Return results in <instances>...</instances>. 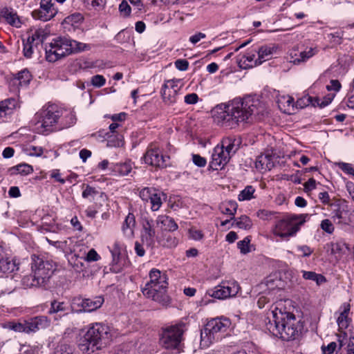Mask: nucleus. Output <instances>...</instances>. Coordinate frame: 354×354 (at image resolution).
Wrapping results in <instances>:
<instances>
[{"label":"nucleus","instance_id":"1","mask_svg":"<svg viewBox=\"0 0 354 354\" xmlns=\"http://www.w3.org/2000/svg\"><path fill=\"white\" fill-rule=\"evenodd\" d=\"M76 122L74 113L55 104H48L37 111L32 118L34 130L41 134H48L56 129L73 126Z\"/></svg>","mask_w":354,"mask_h":354},{"label":"nucleus","instance_id":"2","mask_svg":"<svg viewBox=\"0 0 354 354\" xmlns=\"http://www.w3.org/2000/svg\"><path fill=\"white\" fill-rule=\"evenodd\" d=\"M263 112L264 106L259 100L247 97L225 105V110L217 112L216 118L222 126L232 129L253 115H263Z\"/></svg>","mask_w":354,"mask_h":354},{"label":"nucleus","instance_id":"3","mask_svg":"<svg viewBox=\"0 0 354 354\" xmlns=\"http://www.w3.org/2000/svg\"><path fill=\"white\" fill-rule=\"evenodd\" d=\"M272 320L266 323V329L273 335L285 341L297 339L304 329L303 322L290 313L277 307L272 310Z\"/></svg>","mask_w":354,"mask_h":354},{"label":"nucleus","instance_id":"4","mask_svg":"<svg viewBox=\"0 0 354 354\" xmlns=\"http://www.w3.org/2000/svg\"><path fill=\"white\" fill-rule=\"evenodd\" d=\"M111 337V329L107 325L93 323L80 339L78 347L84 354H95L109 342Z\"/></svg>","mask_w":354,"mask_h":354},{"label":"nucleus","instance_id":"5","mask_svg":"<svg viewBox=\"0 0 354 354\" xmlns=\"http://www.w3.org/2000/svg\"><path fill=\"white\" fill-rule=\"evenodd\" d=\"M149 281L142 288V294L163 306L170 304V298L166 293L168 278L165 272L153 268L149 273Z\"/></svg>","mask_w":354,"mask_h":354},{"label":"nucleus","instance_id":"6","mask_svg":"<svg viewBox=\"0 0 354 354\" xmlns=\"http://www.w3.org/2000/svg\"><path fill=\"white\" fill-rule=\"evenodd\" d=\"M89 49L88 44L67 37H57L46 46V57L47 61L55 62L69 54Z\"/></svg>","mask_w":354,"mask_h":354},{"label":"nucleus","instance_id":"7","mask_svg":"<svg viewBox=\"0 0 354 354\" xmlns=\"http://www.w3.org/2000/svg\"><path fill=\"white\" fill-rule=\"evenodd\" d=\"M231 325L227 317H216L209 320L201 332V345L209 346L213 342L221 338Z\"/></svg>","mask_w":354,"mask_h":354},{"label":"nucleus","instance_id":"8","mask_svg":"<svg viewBox=\"0 0 354 354\" xmlns=\"http://www.w3.org/2000/svg\"><path fill=\"white\" fill-rule=\"evenodd\" d=\"M308 214L286 215L278 221L273 230L274 236L281 239H288L296 235L300 227L306 222Z\"/></svg>","mask_w":354,"mask_h":354},{"label":"nucleus","instance_id":"9","mask_svg":"<svg viewBox=\"0 0 354 354\" xmlns=\"http://www.w3.org/2000/svg\"><path fill=\"white\" fill-rule=\"evenodd\" d=\"M186 330V325L182 322L165 328L160 337L162 345L167 349H178Z\"/></svg>","mask_w":354,"mask_h":354},{"label":"nucleus","instance_id":"10","mask_svg":"<svg viewBox=\"0 0 354 354\" xmlns=\"http://www.w3.org/2000/svg\"><path fill=\"white\" fill-rule=\"evenodd\" d=\"M31 272L35 274L45 286L53 274L54 268L51 262L35 254L31 257Z\"/></svg>","mask_w":354,"mask_h":354},{"label":"nucleus","instance_id":"11","mask_svg":"<svg viewBox=\"0 0 354 354\" xmlns=\"http://www.w3.org/2000/svg\"><path fill=\"white\" fill-rule=\"evenodd\" d=\"M184 83L181 79L165 80L161 89L163 102L167 105H172L177 102L178 93L183 88Z\"/></svg>","mask_w":354,"mask_h":354},{"label":"nucleus","instance_id":"12","mask_svg":"<svg viewBox=\"0 0 354 354\" xmlns=\"http://www.w3.org/2000/svg\"><path fill=\"white\" fill-rule=\"evenodd\" d=\"M143 158L146 164L164 168L169 165V156L163 155L157 144L151 143L149 145Z\"/></svg>","mask_w":354,"mask_h":354},{"label":"nucleus","instance_id":"13","mask_svg":"<svg viewBox=\"0 0 354 354\" xmlns=\"http://www.w3.org/2000/svg\"><path fill=\"white\" fill-rule=\"evenodd\" d=\"M239 289V285L236 281H227L222 282L213 289L209 290L207 293L212 297L225 299L236 295Z\"/></svg>","mask_w":354,"mask_h":354},{"label":"nucleus","instance_id":"14","mask_svg":"<svg viewBox=\"0 0 354 354\" xmlns=\"http://www.w3.org/2000/svg\"><path fill=\"white\" fill-rule=\"evenodd\" d=\"M285 282L281 279L278 274H270L260 284L263 293L274 295L285 288Z\"/></svg>","mask_w":354,"mask_h":354},{"label":"nucleus","instance_id":"15","mask_svg":"<svg viewBox=\"0 0 354 354\" xmlns=\"http://www.w3.org/2000/svg\"><path fill=\"white\" fill-rule=\"evenodd\" d=\"M57 12L51 0H41L39 8L33 10L32 15L36 19L47 21L53 18Z\"/></svg>","mask_w":354,"mask_h":354},{"label":"nucleus","instance_id":"16","mask_svg":"<svg viewBox=\"0 0 354 354\" xmlns=\"http://www.w3.org/2000/svg\"><path fill=\"white\" fill-rule=\"evenodd\" d=\"M230 158L229 152H226L218 145L213 150L209 166L213 170L221 169L229 162Z\"/></svg>","mask_w":354,"mask_h":354},{"label":"nucleus","instance_id":"17","mask_svg":"<svg viewBox=\"0 0 354 354\" xmlns=\"http://www.w3.org/2000/svg\"><path fill=\"white\" fill-rule=\"evenodd\" d=\"M156 230L153 220L149 217H144L142 223L141 238L147 245L151 246L154 243Z\"/></svg>","mask_w":354,"mask_h":354},{"label":"nucleus","instance_id":"18","mask_svg":"<svg viewBox=\"0 0 354 354\" xmlns=\"http://www.w3.org/2000/svg\"><path fill=\"white\" fill-rule=\"evenodd\" d=\"M32 79V75L26 68L17 73L10 80V86L19 89L21 87H26Z\"/></svg>","mask_w":354,"mask_h":354},{"label":"nucleus","instance_id":"19","mask_svg":"<svg viewBox=\"0 0 354 354\" xmlns=\"http://www.w3.org/2000/svg\"><path fill=\"white\" fill-rule=\"evenodd\" d=\"M50 319L46 315L35 316L28 320V329L30 333L47 328L50 326Z\"/></svg>","mask_w":354,"mask_h":354},{"label":"nucleus","instance_id":"20","mask_svg":"<svg viewBox=\"0 0 354 354\" xmlns=\"http://www.w3.org/2000/svg\"><path fill=\"white\" fill-rule=\"evenodd\" d=\"M1 15L5 19L7 24L15 28H21L22 21L18 15L17 11L12 8H3L1 10Z\"/></svg>","mask_w":354,"mask_h":354},{"label":"nucleus","instance_id":"21","mask_svg":"<svg viewBox=\"0 0 354 354\" xmlns=\"http://www.w3.org/2000/svg\"><path fill=\"white\" fill-rule=\"evenodd\" d=\"M18 269V264L15 260L4 258V251L2 248V253L0 256V277L10 274Z\"/></svg>","mask_w":354,"mask_h":354},{"label":"nucleus","instance_id":"22","mask_svg":"<svg viewBox=\"0 0 354 354\" xmlns=\"http://www.w3.org/2000/svg\"><path fill=\"white\" fill-rule=\"evenodd\" d=\"M241 144V140L239 137L230 136L223 138L221 147L232 156L237 151Z\"/></svg>","mask_w":354,"mask_h":354},{"label":"nucleus","instance_id":"23","mask_svg":"<svg viewBox=\"0 0 354 354\" xmlns=\"http://www.w3.org/2000/svg\"><path fill=\"white\" fill-rule=\"evenodd\" d=\"M156 226L162 230L174 232L178 229V225L175 221L165 214L159 215L156 220Z\"/></svg>","mask_w":354,"mask_h":354},{"label":"nucleus","instance_id":"24","mask_svg":"<svg viewBox=\"0 0 354 354\" xmlns=\"http://www.w3.org/2000/svg\"><path fill=\"white\" fill-rule=\"evenodd\" d=\"M351 306L348 303H344L339 310L341 312L337 319V323L339 327V329L344 330L348 327L351 319L348 317V314L350 312Z\"/></svg>","mask_w":354,"mask_h":354},{"label":"nucleus","instance_id":"25","mask_svg":"<svg viewBox=\"0 0 354 354\" xmlns=\"http://www.w3.org/2000/svg\"><path fill=\"white\" fill-rule=\"evenodd\" d=\"M16 106V100L13 98L0 102V122H4L12 113Z\"/></svg>","mask_w":354,"mask_h":354},{"label":"nucleus","instance_id":"26","mask_svg":"<svg viewBox=\"0 0 354 354\" xmlns=\"http://www.w3.org/2000/svg\"><path fill=\"white\" fill-rule=\"evenodd\" d=\"M136 218L133 213H129L122 225L123 234L128 239H132L134 236V230L136 227Z\"/></svg>","mask_w":354,"mask_h":354},{"label":"nucleus","instance_id":"27","mask_svg":"<svg viewBox=\"0 0 354 354\" xmlns=\"http://www.w3.org/2000/svg\"><path fill=\"white\" fill-rule=\"evenodd\" d=\"M273 167L272 157L270 154H261L256 158L255 167L261 171L270 170Z\"/></svg>","mask_w":354,"mask_h":354},{"label":"nucleus","instance_id":"28","mask_svg":"<svg viewBox=\"0 0 354 354\" xmlns=\"http://www.w3.org/2000/svg\"><path fill=\"white\" fill-rule=\"evenodd\" d=\"M317 53V50L315 48H309L305 50L301 51L297 54L295 53L294 55L291 53V60L294 64H299L302 62H306L308 59L314 56Z\"/></svg>","mask_w":354,"mask_h":354},{"label":"nucleus","instance_id":"29","mask_svg":"<svg viewBox=\"0 0 354 354\" xmlns=\"http://www.w3.org/2000/svg\"><path fill=\"white\" fill-rule=\"evenodd\" d=\"M112 174L115 176H127L128 175L131 169L132 165L130 161L113 163L111 166Z\"/></svg>","mask_w":354,"mask_h":354},{"label":"nucleus","instance_id":"30","mask_svg":"<svg viewBox=\"0 0 354 354\" xmlns=\"http://www.w3.org/2000/svg\"><path fill=\"white\" fill-rule=\"evenodd\" d=\"M345 248L346 244L343 242H330L324 247L328 253L338 257L344 254Z\"/></svg>","mask_w":354,"mask_h":354},{"label":"nucleus","instance_id":"31","mask_svg":"<svg viewBox=\"0 0 354 354\" xmlns=\"http://www.w3.org/2000/svg\"><path fill=\"white\" fill-rule=\"evenodd\" d=\"M239 64L243 68H250L261 64L259 63V57L255 59L254 53H248L243 55L239 59Z\"/></svg>","mask_w":354,"mask_h":354},{"label":"nucleus","instance_id":"32","mask_svg":"<svg viewBox=\"0 0 354 354\" xmlns=\"http://www.w3.org/2000/svg\"><path fill=\"white\" fill-rule=\"evenodd\" d=\"M41 32L39 31H36L32 37L28 39V41L24 43V55L26 57L30 58L31 57L33 50H32V43L37 39H39L41 42H43L44 37L40 39Z\"/></svg>","mask_w":354,"mask_h":354},{"label":"nucleus","instance_id":"33","mask_svg":"<svg viewBox=\"0 0 354 354\" xmlns=\"http://www.w3.org/2000/svg\"><path fill=\"white\" fill-rule=\"evenodd\" d=\"M277 103L279 109L285 113L293 111L295 106L294 98L289 95L280 97Z\"/></svg>","mask_w":354,"mask_h":354},{"label":"nucleus","instance_id":"34","mask_svg":"<svg viewBox=\"0 0 354 354\" xmlns=\"http://www.w3.org/2000/svg\"><path fill=\"white\" fill-rule=\"evenodd\" d=\"M104 303V298L95 297L93 299H85L84 312H92L100 308Z\"/></svg>","mask_w":354,"mask_h":354},{"label":"nucleus","instance_id":"35","mask_svg":"<svg viewBox=\"0 0 354 354\" xmlns=\"http://www.w3.org/2000/svg\"><path fill=\"white\" fill-rule=\"evenodd\" d=\"M230 220H233L232 226H236L242 230H250L252 226L251 219L246 215H242L239 218L232 217Z\"/></svg>","mask_w":354,"mask_h":354},{"label":"nucleus","instance_id":"36","mask_svg":"<svg viewBox=\"0 0 354 354\" xmlns=\"http://www.w3.org/2000/svg\"><path fill=\"white\" fill-rule=\"evenodd\" d=\"M21 283L23 286L26 288L45 286V285L41 282L40 279L32 272L30 274L25 275L21 279Z\"/></svg>","mask_w":354,"mask_h":354},{"label":"nucleus","instance_id":"37","mask_svg":"<svg viewBox=\"0 0 354 354\" xmlns=\"http://www.w3.org/2000/svg\"><path fill=\"white\" fill-rule=\"evenodd\" d=\"M275 48H276L274 46H263L261 48H259V50L257 51L259 57V63L262 64L266 60H268L273 54V52L274 51Z\"/></svg>","mask_w":354,"mask_h":354},{"label":"nucleus","instance_id":"38","mask_svg":"<svg viewBox=\"0 0 354 354\" xmlns=\"http://www.w3.org/2000/svg\"><path fill=\"white\" fill-rule=\"evenodd\" d=\"M8 326L10 329L15 332L25 333L27 334L30 333L28 329V320L24 321L23 322H10L8 323Z\"/></svg>","mask_w":354,"mask_h":354},{"label":"nucleus","instance_id":"39","mask_svg":"<svg viewBox=\"0 0 354 354\" xmlns=\"http://www.w3.org/2000/svg\"><path fill=\"white\" fill-rule=\"evenodd\" d=\"M301 273L304 279L315 281L317 285H320L326 281V279L323 275L317 274L315 272L302 270Z\"/></svg>","mask_w":354,"mask_h":354},{"label":"nucleus","instance_id":"40","mask_svg":"<svg viewBox=\"0 0 354 354\" xmlns=\"http://www.w3.org/2000/svg\"><path fill=\"white\" fill-rule=\"evenodd\" d=\"M237 203L235 201H227L223 203L220 206V209L223 214L231 215L232 217H234V214L236 212L237 209Z\"/></svg>","mask_w":354,"mask_h":354},{"label":"nucleus","instance_id":"41","mask_svg":"<svg viewBox=\"0 0 354 354\" xmlns=\"http://www.w3.org/2000/svg\"><path fill=\"white\" fill-rule=\"evenodd\" d=\"M164 194L158 190H156V193H153L152 197L149 199L151 203V209L152 211H158L162 204V196Z\"/></svg>","mask_w":354,"mask_h":354},{"label":"nucleus","instance_id":"42","mask_svg":"<svg viewBox=\"0 0 354 354\" xmlns=\"http://www.w3.org/2000/svg\"><path fill=\"white\" fill-rule=\"evenodd\" d=\"M67 310V306L64 301H59L56 299L51 301L50 308L48 314L53 315L59 312H64Z\"/></svg>","mask_w":354,"mask_h":354},{"label":"nucleus","instance_id":"43","mask_svg":"<svg viewBox=\"0 0 354 354\" xmlns=\"http://www.w3.org/2000/svg\"><path fill=\"white\" fill-rule=\"evenodd\" d=\"M254 192L255 189L251 185H248L240 192L238 199L239 201H250L254 198Z\"/></svg>","mask_w":354,"mask_h":354},{"label":"nucleus","instance_id":"44","mask_svg":"<svg viewBox=\"0 0 354 354\" xmlns=\"http://www.w3.org/2000/svg\"><path fill=\"white\" fill-rule=\"evenodd\" d=\"M112 257L113 260L110 270L113 272L118 273L123 269L122 259L120 258V254L115 252H112Z\"/></svg>","mask_w":354,"mask_h":354},{"label":"nucleus","instance_id":"45","mask_svg":"<svg viewBox=\"0 0 354 354\" xmlns=\"http://www.w3.org/2000/svg\"><path fill=\"white\" fill-rule=\"evenodd\" d=\"M74 348L72 346L65 343L59 342L55 348L54 354H73Z\"/></svg>","mask_w":354,"mask_h":354},{"label":"nucleus","instance_id":"46","mask_svg":"<svg viewBox=\"0 0 354 354\" xmlns=\"http://www.w3.org/2000/svg\"><path fill=\"white\" fill-rule=\"evenodd\" d=\"M250 237L246 236L243 240L237 242V248L240 250V252L241 254H246L251 251L250 244Z\"/></svg>","mask_w":354,"mask_h":354},{"label":"nucleus","instance_id":"47","mask_svg":"<svg viewBox=\"0 0 354 354\" xmlns=\"http://www.w3.org/2000/svg\"><path fill=\"white\" fill-rule=\"evenodd\" d=\"M24 152L31 156H41L44 153V149L41 147L34 146L32 145H27L24 149Z\"/></svg>","mask_w":354,"mask_h":354},{"label":"nucleus","instance_id":"48","mask_svg":"<svg viewBox=\"0 0 354 354\" xmlns=\"http://www.w3.org/2000/svg\"><path fill=\"white\" fill-rule=\"evenodd\" d=\"M85 299L81 297H75L71 301V308L76 312H84Z\"/></svg>","mask_w":354,"mask_h":354},{"label":"nucleus","instance_id":"49","mask_svg":"<svg viewBox=\"0 0 354 354\" xmlns=\"http://www.w3.org/2000/svg\"><path fill=\"white\" fill-rule=\"evenodd\" d=\"M86 6H91L95 10H102L106 5V0H83Z\"/></svg>","mask_w":354,"mask_h":354},{"label":"nucleus","instance_id":"50","mask_svg":"<svg viewBox=\"0 0 354 354\" xmlns=\"http://www.w3.org/2000/svg\"><path fill=\"white\" fill-rule=\"evenodd\" d=\"M309 104H312L313 106H315V103L313 101V97L306 95L297 100L295 102L296 108L303 109Z\"/></svg>","mask_w":354,"mask_h":354},{"label":"nucleus","instance_id":"51","mask_svg":"<svg viewBox=\"0 0 354 354\" xmlns=\"http://www.w3.org/2000/svg\"><path fill=\"white\" fill-rule=\"evenodd\" d=\"M153 193H156V189L153 187H145L140 190V197L142 201H149Z\"/></svg>","mask_w":354,"mask_h":354},{"label":"nucleus","instance_id":"52","mask_svg":"<svg viewBox=\"0 0 354 354\" xmlns=\"http://www.w3.org/2000/svg\"><path fill=\"white\" fill-rule=\"evenodd\" d=\"M336 165L344 173L354 176V165L351 163L339 162Z\"/></svg>","mask_w":354,"mask_h":354},{"label":"nucleus","instance_id":"53","mask_svg":"<svg viewBox=\"0 0 354 354\" xmlns=\"http://www.w3.org/2000/svg\"><path fill=\"white\" fill-rule=\"evenodd\" d=\"M277 213L275 212H272L267 209H259L257 212V216L261 220L268 221L272 219V218L276 215Z\"/></svg>","mask_w":354,"mask_h":354},{"label":"nucleus","instance_id":"54","mask_svg":"<svg viewBox=\"0 0 354 354\" xmlns=\"http://www.w3.org/2000/svg\"><path fill=\"white\" fill-rule=\"evenodd\" d=\"M321 229L328 234H333L335 230V227L329 219H324L320 223Z\"/></svg>","mask_w":354,"mask_h":354},{"label":"nucleus","instance_id":"55","mask_svg":"<svg viewBox=\"0 0 354 354\" xmlns=\"http://www.w3.org/2000/svg\"><path fill=\"white\" fill-rule=\"evenodd\" d=\"M97 194L98 192L94 187L86 185L82 192V197L84 198H93Z\"/></svg>","mask_w":354,"mask_h":354},{"label":"nucleus","instance_id":"56","mask_svg":"<svg viewBox=\"0 0 354 354\" xmlns=\"http://www.w3.org/2000/svg\"><path fill=\"white\" fill-rule=\"evenodd\" d=\"M14 169L17 171V173L24 175L29 174L33 171L32 166L28 164H20L16 166Z\"/></svg>","mask_w":354,"mask_h":354},{"label":"nucleus","instance_id":"57","mask_svg":"<svg viewBox=\"0 0 354 354\" xmlns=\"http://www.w3.org/2000/svg\"><path fill=\"white\" fill-rule=\"evenodd\" d=\"M91 84L95 87H102L106 83V79L101 75H96L91 77Z\"/></svg>","mask_w":354,"mask_h":354},{"label":"nucleus","instance_id":"58","mask_svg":"<svg viewBox=\"0 0 354 354\" xmlns=\"http://www.w3.org/2000/svg\"><path fill=\"white\" fill-rule=\"evenodd\" d=\"M100 259V256L97 254L95 250L93 248L88 252L84 257V260L87 262L97 261Z\"/></svg>","mask_w":354,"mask_h":354},{"label":"nucleus","instance_id":"59","mask_svg":"<svg viewBox=\"0 0 354 354\" xmlns=\"http://www.w3.org/2000/svg\"><path fill=\"white\" fill-rule=\"evenodd\" d=\"M189 234L190 238L195 241L201 240L204 236L201 230H197L195 227H192L189 230Z\"/></svg>","mask_w":354,"mask_h":354},{"label":"nucleus","instance_id":"60","mask_svg":"<svg viewBox=\"0 0 354 354\" xmlns=\"http://www.w3.org/2000/svg\"><path fill=\"white\" fill-rule=\"evenodd\" d=\"M119 10L121 12V14L125 17L129 16L130 15L131 7L129 6L127 1L123 0L120 3L119 6Z\"/></svg>","mask_w":354,"mask_h":354},{"label":"nucleus","instance_id":"61","mask_svg":"<svg viewBox=\"0 0 354 354\" xmlns=\"http://www.w3.org/2000/svg\"><path fill=\"white\" fill-rule=\"evenodd\" d=\"M337 348V344L335 342H332L327 346H322V351L323 354H333Z\"/></svg>","mask_w":354,"mask_h":354},{"label":"nucleus","instance_id":"62","mask_svg":"<svg viewBox=\"0 0 354 354\" xmlns=\"http://www.w3.org/2000/svg\"><path fill=\"white\" fill-rule=\"evenodd\" d=\"M175 66L181 71H185L188 68L189 62L187 60L184 59H177L174 62Z\"/></svg>","mask_w":354,"mask_h":354},{"label":"nucleus","instance_id":"63","mask_svg":"<svg viewBox=\"0 0 354 354\" xmlns=\"http://www.w3.org/2000/svg\"><path fill=\"white\" fill-rule=\"evenodd\" d=\"M198 101V96L196 93H192L185 96V102L187 104H195Z\"/></svg>","mask_w":354,"mask_h":354},{"label":"nucleus","instance_id":"64","mask_svg":"<svg viewBox=\"0 0 354 354\" xmlns=\"http://www.w3.org/2000/svg\"><path fill=\"white\" fill-rule=\"evenodd\" d=\"M192 160H193L194 163L200 167H205L206 165L205 158L201 157V156H199L198 154L193 155Z\"/></svg>","mask_w":354,"mask_h":354}]
</instances>
